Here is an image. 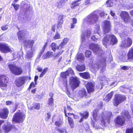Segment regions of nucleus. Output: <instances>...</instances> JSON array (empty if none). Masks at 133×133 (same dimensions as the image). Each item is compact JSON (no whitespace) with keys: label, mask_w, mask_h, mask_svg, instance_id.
Instances as JSON below:
<instances>
[{"label":"nucleus","mask_w":133,"mask_h":133,"mask_svg":"<svg viewBox=\"0 0 133 133\" xmlns=\"http://www.w3.org/2000/svg\"><path fill=\"white\" fill-rule=\"evenodd\" d=\"M8 25H3L2 26L1 29L3 31H5L8 29V28L7 27Z\"/></svg>","instance_id":"54"},{"label":"nucleus","mask_w":133,"mask_h":133,"mask_svg":"<svg viewBox=\"0 0 133 133\" xmlns=\"http://www.w3.org/2000/svg\"><path fill=\"white\" fill-rule=\"evenodd\" d=\"M89 48L93 51L95 54L98 55L100 63L102 65H104L106 62V57L99 46L95 44H91L89 45Z\"/></svg>","instance_id":"1"},{"label":"nucleus","mask_w":133,"mask_h":133,"mask_svg":"<svg viewBox=\"0 0 133 133\" xmlns=\"http://www.w3.org/2000/svg\"><path fill=\"white\" fill-rule=\"evenodd\" d=\"M27 79L26 77H20L16 79L15 80V84L17 87H20L25 83Z\"/></svg>","instance_id":"10"},{"label":"nucleus","mask_w":133,"mask_h":133,"mask_svg":"<svg viewBox=\"0 0 133 133\" xmlns=\"http://www.w3.org/2000/svg\"><path fill=\"white\" fill-rule=\"evenodd\" d=\"M9 113L8 109H5L0 111V117L2 118L6 119L7 118Z\"/></svg>","instance_id":"21"},{"label":"nucleus","mask_w":133,"mask_h":133,"mask_svg":"<svg viewBox=\"0 0 133 133\" xmlns=\"http://www.w3.org/2000/svg\"><path fill=\"white\" fill-rule=\"evenodd\" d=\"M126 98L124 96L120 94L116 95H115V101L114 103V104L115 106H117L119 104L126 100Z\"/></svg>","instance_id":"7"},{"label":"nucleus","mask_w":133,"mask_h":133,"mask_svg":"<svg viewBox=\"0 0 133 133\" xmlns=\"http://www.w3.org/2000/svg\"><path fill=\"white\" fill-rule=\"evenodd\" d=\"M80 115L82 116V117L84 119H86L88 117L89 113L88 112H86L83 114L80 113Z\"/></svg>","instance_id":"38"},{"label":"nucleus","mask_w":133,"mask_h":133,"mask_svg":"<svg viewBox=\"0 0 133 133\" xmlns=\"http://www.w3.org/2000/svg\"><path fill=\"white\" fill-rule=\"evenodd\" d=\"M35 87V85L34 84V82H32L30 85L29 87L28 88V90H30L31 88L32 87Z\"/></svg>","instance_id":"56"},{"label":"nucleus","mask_w":133,"mask_h":133,"mask_svg":"<svg viewBox=\"0 0 133 133\" xmlns=\"http://www.w3.org/2000/svg\"><path fill=\"white\" fill-rule=\"evenodd\" d=\"M54 101L53 98L51 97L48 99V104L49 105L52 106L53 104Z\"/></svg>","instance_id":"43"},{"label":"nucleus","mask_w":133,"mask_h":133,"mask_svg":"<svg viewBox=\"0 0 133 133\" xmlns=\"http://www.w3.org/2000/svg\"><path fill=\"white\" fill-rule=\"evenodd\" d=\"M8 78L4 75H0V86L2 89H4L3 87H7V85L4 83H7L8 81Z\"/></svg>","instance_id":"12"},{"label":"nucleus","mask_w":133,"mask_h":133,"mask_svg":"<svg viewBox=\"0 0 133 133\" xmlns=\"http://www.w3.org/2000/svg\"><path fill=\"white\" fill-rule=\"evenodd\" d=\"M102 42L103 44L105 45L111 44L113 45L117 43L118 40L114 35L110 34L107 35L103 38Z\"/></svg>","instance_id":"3"},{"label":"nucleus","mask_w":133,"mask_h":133,"mask_svg":"<svg viewBox=\"0 0 133 133\" xmlns=\"http://www.w3.org/2000/svg\"><path fill=\"white\" fill-rule=\"evenodd\" d=\"M65 4V2L63 0H61L57 2V6L58 8H61Z\"/></svg>","instance_id":"32"},{"label":"nucleus","mask_w":133,"mask_h":133,"mask_svg":"<svg viewBox=\"0 0 133 133\" xmlns=\"http://www.w3.org/2000/svg\"><path fill=\"white\" fill-rule=\"evenodd\" d=\"M44 51V50L42 49V50L40 52L39 55V57H40L41 56V55L43 53Z\"/></svg>","instance_id":"64"},{"label":"nucleus","mask_w":133,"mask_h":133,"mask_svg":"<svg viewBox=\"0 0 133 133\" xmlns=\"http://www.w3.org/2000/svg\"><path fill=\"white\" fill-rule=\"evenodd\" d=\"M106 3L108 7H111L113 5V3L112 0H108Z\"/></svg>","instance_id":"41"},{"label":"nucleus","mask_w":133,"mask_h":133,"mask_svg":"<svg viewBox=\"0 0 133 133\" xmlns=\"http://www.w3.org/2000/svg\"><path fill=\"white\" fill-rule=\"evenodd\" d=\"M63 23V20L58 21L57 26L61 27V25Z\"/></svg>","instance_id":"57"},{"label":"nucleus","mask_w":133,"mask_h":133,"mask_svg":"<svg viewBox=\"0 0 133 133\" xmlns=\"http://www.w3.org/2000/svg\"><path fill=\"white\" fill-rule=\"evenodd\" d=\"M113 91H112L107 95L104 98V100L107 102H108L111 98L113 95Z\"/></svg>","instance_id":"27"},{"label":"nucleus","mask_w":133,"mask_h":133,"mask_svg":"<svg viewBox=\"0 0 133 133\" xmlns=\"http://www.w3.org/2000/svg\"><path fill=\"white\" fill-rule=\"evenodd\" d=\"M34 43L33 40H25L24 42V44L27 49L29 48L31 49L32 48L34 49V48H33V47Z\"/></svg>","instance_id":"15"},{"label":"nucleus","mask_w":133,"mask_h":133,"mask_svg":"<svg viewBox=\"0 0 133 133\" xmlns=\"http://www.w3.org/2000/svg\"><path fill=\"white\" fill-rule=\"evenodd\" d=\"M0 50L2 52L5 53L8 52H11L12 50L9 47L5 44H0Z\"/></svg>","instance_id":"13"},{"label":"nucleus","mask_w":133,"mask_h":133,"mask_svg":"<svg viewBox=\"0 0 133 133\" xmlns=\"http://www.w3.org/2000/svg\"><path fill=\"white\" fill-rule=\"evenodd\" d=\"M58 47L57 44L54 43H52L51 45V48L54 51H55L56 50L58 49Z\"/></svg>","instance_id":"34"},{"label":"nucleus","mask_w":133,"mask_h":133,"mask_svg":"<svg viewBox=\"0 0 133 133\" xmlns=\"http://www.w3.org/2000/svg\"><path fill=\"white\" fill-rule=\"evenodd\" d=\"M95 85L94 83L91 82H88L86 85V88L88 93H90L94 91Z\"/></svg>","instance_id":"18"},{"label":"nucleus","mask_w":133,"mask_h":133,"mask_svg":"<svg viewBox=\"0 0 133 133\" xmlns=\"http://www.w3.org/2000/svg\"><path fill=\"white\" fill-rule=\"evenodd\" d=\"M13 127V125L9 122H7L3 126V130L5 132L10 131Z\"/></svg>","instance_id":"16"},{"label":"nucleus","mask_w":133,"mask_h":133,"mask_svg":"<svg viewBox=\"0 0 133 133\" xmlns=\"http://www.w3.org/2000/svg\"><path fill=\"white\" fill-rule=\"evenodd\" d=\"M99 35H95L93 36L91 38V39L94 41L97 42V41L99 39Z\"/></svg>","instance_id":"36"},{"label":"nucleus","mask_w":133,"mask_h":133,"mask_svg":"<svg viewBox=\"0 0 133 133\" xmlns=\"http://www.w3.org/2000/svg\"><path fill=\"white\" fill-rule=\"evenodd\" d=\"M99 13L101 17L104 16L105 15V14L103 11L100 12L98 10L94 11L85 19V23L87 22L88 24H92L95 23L98 18L99 16L98 15Z\"/></svg>","instance_id":"2"},{"label":"nucleus","mask_w":133,"mask_h":133,"mask_svg":"<svg viewBox=\"0 0 133 133\" xmlns=\"http://www.w3.org/2000/svg\"><path fill=\"white\" fill-rule=\"evenodd\" d=\"M76 69L79 71H82L85 70V66L84 65H78L76 66Z\"/></svg>","instance_id":"26"},{"label":"nucleus","mask_w":133,"mask_h":133,"mask_svg":"<svg viewBox=\"0 0 133 133\" xmlns=\"http://www.w3.org/2000/svg\"><path fill=\"white\" fill-rule=\"evenodd\" d=\"M48 42H46L45 43V45L43 46L42 49L45 50L46 47L48 44Z\"/></svg>","instance_id":"63"},{"label":"nucleus","mask_w":133,"mask_h":133,"mask_svg":"<svg viewBox=\"0 0 133 133\" xmlns=\"http://www.w3.org/2000/svg\"><path fill=\"white\" fill-rule=\"evenodd\" d=\"M126 133H133V128H128L126 131Z\"/></svg>","instance_id":"52"},{"label":"nucleus","mask_w":133,"mask_h":133,"mask_svg":"<svg viewBox=\"0 0 133 133\" xmlns=\"http://www.w3.org/2000/svg\"><path fill=\"white\" fill-rule=\"evenodd\" d=\"M69 39L67 38H65L63 40L61 43L65 45L69 41Z\"/></svg>","instance_id":"47"},{"label":"nucleus","mask_w":133,"mask_h":133,"mask_svg":"<svg viewBox=\"0 0 133 133\" xmlns=\"http://www.w3.org/2000/svg\"><path fill=\"white\" fill-rule=\"evenodd\" d=\"M61 75L62 77L65 79V78H66V76L68 75V74L66 71L65 72H61Z\"/></svg>","instance_id":"40"},{"label":"nucleus","mask_w":133,"mask_h":133,"mask_svg":"<svg viewBox=\"0 0 133 133\" xmlns=\"http://www.w3.org/2000/svg\"><path fill=\"white\" fill-rule=\"evenodd\" d=\"M66 72L68 74V75L71 74L72 75L74 74L73 71L70 68H69Z\"/></svg>","instance_id":"48"},{"label":"nucleus","mask_w":133,"mask_h":133,"mask_svg":"<svg viewBox=\"0 0 133 133\" xmlns=\"http://www.w3.org/2000/svg\"><path fill=\"white\" fill-rule=\"evenodd\" d=\"M64 46L65 45L62 43H61L59 46H58V49L59 51L58 53V54L61 55L63 53L64 50L62 49Z\"/></svg>","instance_id":"29"},{"label":"nucleus","mask_w":133,"mask_h":133,"mask_svg":"<svg viewBox=\"0 0 133 133\" xmlns=\"http://www.w3.org/2000/svg\"><path fill=\"white\" fill-rule=\"evenodd\" d=\"M115 125L119 126H122L125 123L124 120L120 116L118 117L115 120Z\"/></svg>","instance_id":"19"},{"label":"nucleus","mask_w":133,"mask_h":133,"mask_svg":"<svg viewBox=\"0 0 133 133\" xmlns=\"http://www.w3.org/2000/svg\"><path fill=\"white\" fill-rule=\"evenodd\" d=\"M106 115L104 116H102V120L101 121V125L102 126H105V124L109 122L110 119L112 115V113L111 112L106 111Z\"/></svg>","instance_id":"6"},{"label":"nucleus","mask_w":133,"mask_h":133,"mask_svg":"<svg viewBox=\"0 0 133 133\" xmlns=\"http://www.w3.org/2000/svg\"><path fill=\"white\" fill-rule=\"evenodd\" d=\"M63 123L62 121H57L55 123V124L57 126L60 127L63 124Z\"/></svg>","instance_id":"44"},{"label":"nucleus","mask_w":133,"mask_h":133,"mask_svg":"<svg viewBox=\"0 0 133 133\" xmlns=\"http://www.w3.org/2000/svg\"><path fill=\"white\" fill-rule=\"evenodd\" d=\"M9 68L12 73L16 75H19L22 73V68L12 64H9Z\"/></svg>","instance_id":"4"},{"label":"nucleus","mask_w":133,"mask_h":133,"mask_svg":"<svg viewBox=\"0 0 133 133\" xmlns=\"http://www.w3.org/2000/svg\"><path fill=\"white\" fill-rule=\"evenodd\" d=\"M95 28L96 29V30H95V33H97V34H98L99 29V25L98 24L96 25L95 26Z\"/></svg>","instance_id":"49"},{"label":"nucleus","mask_w":133,"mask_h":133,"mask_svg":"<svg viewBox=\"0 0 133 133\" xmlns=\"http://www.w3.org/2000/svg\"><path fill=\"white\" fill-rule=\"evenodd\" d=\"M91 54V52L88 50L86 51L85 53V56L88 57H89Z\"/></svg>","instance_id":"46"},{"label":"nucleus","mask_w":133,"mask_h":133,"mask_svg":"<svg viewBox=\"0 0 133 133\" xmlns=\"http://www.w3.org/2000/svg\"><path fill=\"white\" fill-rule=\"evenodd\" d=\"M128 58L131 59L133 58V48H131L128 52L127 55Z\"/></svg>","instance_id":"31"},{"label":"nucleus","mask_w":133,"mask_h":133,"mask_svg":"<svg viewBox=\"0 0 133 133\" xmlns=\"http://www.w3.org/2000/svg\"><path fill=\"white\" fill-rule=\"evenodd\" d=\"M112 27L109 21H105L104 22L103 29L104 34L109 32L111 30Z\"/></svg>","instance_id":"11"},{"label":"nucleus","mask_w":133,"mask_h":133,"mask_svg":"<svg viewBox=\"0 0 133 133\" xmlns=\"http://www.w3.org/2000/svg\"><path fill=\"white\" fill-rule=\"evenodd\" d=\"M80 83V82L76 77H71L69 79V84L71 87L75 88L78 87Z\"/></svg>","instance_id":"9"},{"label":"nucleus","mask_w":133,"mask_h":133,"mask_svg":"<svg viewBox=\"0 0 133 133\" xmlns=\"http://www.w3.org/2000/svg\"><path fill=\"white\" fill-rule=\"evenodd\" d=\"M25 117V115L23 113L20 112L16 113L13 118L12 120L16 122H23Z\"/></svg>","instance_id":"5"},{"label":"nucleus","mask_w":133,"mask_h":133,"mask_svg":"<svg viewBox=\"0 0 133 133\" xmlns=\"http://www.w3.org/2000/svg\"><path fill=\"white\" fill-rule=\"evenodd\" d=\"M91 0H85L83 5L85 6H88V5L91 4L90 1Z\"/></svg>","instance_id":"50"},{"label":"nucleus","mask_w":133,"mask_h":133,"mask_svg":"<svg viewBox=\"0 0 133 133\" xmlns=\"http://www.w3.org/2000/svg\"><path fill=\"white\" fill-rule=\"evenodd\" d=\"M53 54V53L52 52L50 51L46 53L45 56L44 57V59H45L49 58Z\"/></svg>","instance_id":"42"},{"label":"nucleus","mask_w":133,"mask_h":133,"mask_svg":"<svg viewBox=\"0 0 133 133\" xmlns=\"http://www.w3.org/2000/svg\"><path fill=\"white\" fill-rule=\"evenodd\" d=\"M91 33V31L90 30H88L85 31L84 33H83L81 36V38L83 42L85 41L86 39V38H88L90 37Z\"/></svg>","instance_id":"20"},{"label":"nucleus","mask_w":133,"mask_h":133,"mask_svg":"<svg viewBox=\"0 0 133 133\" xmlns=\"http://www.w3.org/2000/svg\"><path fill=\"white\" fill-rule=\"evenodd\" d=\"M122 116L124 120L128 119L130 118L129 112L128 111H124L122 113Z\"/></svg>","instance_id":"25"},{"label":"nucleus","mask_w":133,"mask_h":133,"mask_svg":"<svg viewBox=\"0 0 133 133\" xmlns=\"http://www.w3.org/2000/svg\"><path fill=\"white\" fill-rule=\"evenodd\" d=\"M77 19L75 18H72V23L71 24V28H74L75 24L77 23Z\"/></svg>","instance_id":"37"},{"label":"nucleus","mask_w":133,"mask_h":133,"mask_svg":"<svg viewBox=\"0 0 133 133\" xmlns=\"http://www.w3.org/2000/svg\"><path fill=\"white\" fill-rule=\"evenodd\" d=\"M47 116L46 117V119L48 120L49 119H50V117L51 115H50V113L49 112H48L47 114Z\"/></svg>","instance_id":"59"},{"label":"nucleus","mask_w":133,"mask_h":133,"mask_svg":"<svg viewBox=\"0 0 133 133\" xmlns=\"http://www.w3.org/2000/svg\"><path fill=\"white\" fill-rule=\"evenodd\" d=\"M11 5L14 7L15 10L16 11L18 9L19 6L18 4H16L14 3H12Z\"/></svg>","instance_id":"45"},{"label":"nucleus","mask_w":133,"mask_h":133,"mask_svg":"<svg viewBox=\"0 0 133 133\" xmlns=\"http://www.w3.org/2000/svg\"><path fill=\"white\" fill-rule=\"evenodd\" d=\"M68 120L70 127L71 128H73L74 127V121L71 118L68 117Z\"/></svg>","instance_id":"35"},{"label":"nucleus","mask_w":133,"mask_h":133,"mask_svg":"<svg viewBox=\"0 0 133 133\" xmlns=\"http://www.w3.org/2000/svg\"><path fill=\"white\" fill-rule=\"evenodd\" d=\"M40 104H39V103H38V104H36V105H35V108L37 110H39L40 108Z\"/></svg>","instance_id":"58"},{"label":"nucleus","mask_w":133,"mask_h":133,"mask_svg":"<svg viewBox=\"0 0 133 133\" xmlns=\"http://www.w3.org/2000/svg\"><path fill=\"white\" fill-rule=\"evenodd\" d=\"M35 50L34 49L32 48L29 50H26V58L28 60H30V59L33 56V54L35 52Z\"/></svg>","instance_id":"17"},{"label":"nucleus","mask_w":133,"mask_h":133,"mask_svg":"<svg viewBox=\"0 0 133 133\" xmlns=\"http://www.w3.org/2000/svg\"><path fill=\"white\" fill-rule=\"evenodd\" d=\"M122 69L124 70H127L129 69L128 67L126 66H124L122 68Z\"/></svg>","instance_id":"60"},{"label":"nucleus","mask_w":133,"mask_h":133,"mask_svg":"<svg viewBox=\"0 0 133 133\" xmlns=\"http://www.w3.org/2000/svg\"><path fill=\"white\" fill-rule=\"evenodd\" d=\"M48 42H46L45 43V45L43 46L42 49L45 50L46 47L48 44Z\"/></svg>","instance_id":"62"},{"label":"nucleus","mask_w":133,"mask_h":133,"mask_svg":"<svg viewBox=\"0 0 133 133\" xmlns=\"http://www.w3.org/2000/svg\"><path fill=\"white\" fill-rule=\"evenodd\" d=\"M98 109H96L93 111L92 115L94 119L95 120H97V113L99 109H101L102 108V103L100 102L98 105Z\"/></svg>","instance_id":"22"},{"label":"nucleus","mask_w":133,"mask_h":133,"mask_svg":"<svg viewBox=\"0 0 133 133\" xmlns=\"http://www.w3.org/2000/svg\"><path fill=\"white\" fill-rule=\"evenodd\" d=\"M132 43V39L128 38L121 42L120 46L122 48H128L131 45Z\"/></svg>","instance_id":"8"},{"label":"nucleus","mask_w":133,"mask_h":133,"mask_svg":"<svg viewBox=\"0 0 133 133\" xmlns=\"http://www.w3.org/2000/svg\"><path fill=\"white\" fill-rule=\"evenodd\" d=\"M121 16L122 20L125 23L129 22L130 18L127 12L123 11L121 12Z\"/></svg>","instance_id":"14"},{"label":"nucleus","mask_w":133,"mask_h":133,"mask_svg":"<svg viewBox=\"0 0 133 133\" xmlns=\"http://www.w3.org/2000/svg\"><path fill=\"white\" fill-rule=\"evenodd\" d=\"M81 0H77V1L72 2L71 5V8L73 9L79 6V4L77 3L79 2Z\"/></svg>","instance_id":"30"},{"label":"nucleus","mask_w":133,"mask_h":133,"mask_svg":"<svg viewBox=\"0 0 133 133\" xmlns=\"http://www.w3.org/2000/svg\"><path fill=\"white\" fill-rule=\"evenodd\" d=\"M126 32H122V33H120V36L121 37H124V35H126L125 34Z\"/></svg>","instance_id":"61"},{"label":"nucleus","mask_w":133,"mask_h":133,"mask_svg":"<svg viewBox=\"0 0 133 133\" xmlns=\"http://www.w3.org/2000/svg\"><path fill=\"white\" fill-rule=\"evenodd\" d=\"M79 74L80 76L84 79H89L90 78V75L88 72L80 73Z\"/></svg>","instance_id":"24"},{"label":"nucleus","mask_w":133,"mask_h":133,"mask_svg":"<svg viewBox=\"0 0 133 133\" xmlns=\"http://www.w3.org/2000/svg\"><path fill=\"white\" fill-rule=\"evenodd\" d=\"M60 35L57 32L55 35L54 38L55 39H59L60 38Z\"/></svg>","instance_id":"51"},{"label":"nucleus","mask_w":133,"mask_h":133,"mask_svg":"<svg viewBox=\"0 0 133 133\" xmlns=\"http://www.w3.org/2000/svg\"><path fill=\"white\" fill-rule=\"evenodd\" d=\"M98 79H99L102 81L107 80V78L106 77L104 76H102L99 77L98 78Z\"/></svg>","instance_id":"53"},{"label":"nucleus","mask_w":133,"mask_h":133,"mask_svg":"<svg viewBox=\"0 0 133 133\" xmlns=\"http://www.w3.org/2000/svg\"><path fill=\"white\" fill-rule=\"evenodd\" d=\"M79 96L80 97H86L87 96V93L85 90L83 89L80 90L79 92Z\"/></svg>","instance_id":"28"},{"label":"nucleus","mask_w":133,"mask_h":133,"mask_svg":"<svg viewBox=\"0 0 133 133\" xmlns=\"http://www.w3.org/2000/svg\"><path fill=\"white\" fill-rule=\"evenodd\" d=\"M48 68H44L43 70V71L42 72L39 76V77H42L43 76V75H44L46 73V72L48 71Z\"/></svg>","instance_id":"39"},{"label":"nucleus","mask_w":133,"mask_h":133,"mask_svg":"<svg viewBox=\"0 0 133 133\" xmlns=\"http://www.w3.org/2000/svg\"><path fill=\"white\" fill-rule=\"evenodd\" d=\"M77 59L80 62L83 61L84 59V55L82 54H79L77 56Z\"/></svg>","instance_id":"33"},{"label":"nucleus","mask_w":133,"mask_h":133,"mask_svg":"<svg viewBox=\"0 0 133 133\" xmlns=\"http://www.w3.org/2000/svg\"><path fill=\"white\" fill-rule=\"evenodd\" d=\"M27 33V32L25 30L19 31L17 33L19 40H23L25 36V34Z\"/></svg>","instance_id":"23"},{"label":"nucleus","mask_w":133,"mask_h":133,"mask_svg":"<svg viewBox=\"0 0 133 133\" xmlns=\"http://www.w3.org/2000/svg\"><path fill=\"white\" fill-rule=\"evenodd\" d=\"M57 130L61 133H66V131L65 130L61 129L59 128Z\"/></svg>","instance_id":"55"}]
</instances>
